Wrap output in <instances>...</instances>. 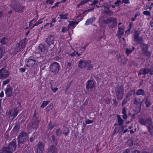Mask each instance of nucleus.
I'll return each mask as SVG.
<instances>
[{"instance_id":"obj_1","label":"nucleus","mask_w":153,"mask_h":153,"mask_svg":"<svg viewBox=\"0 0 153 153\" xmlns=\"http://www.w3.org/2000/svg\"><path fill=\"white\" fill-rule=\"evenodd\" d=\"M41 57L36 58L33 57H29L28 59H25V65L27 67L31 68L33 67L35 64L37 65V63H40L41 61H39V59H41Z\"/></svg>"},{"instance_id":"obj_2","label":"nucleus","mask_w":153,"mask_h":153,"mask_svg":"<svg viewBox=\"0 0 153 153\" xmlns=\"http://www.w3.org/2000/svg\"><path fill=\"white\" fill-rule=\"evenodd\" d=\"M27 134L24 131H22L19 134L18 138V147L21 148L24 146V144L27 140Z\"/></svg>"},{"instance_id":"obj_3","label":"nucleus","mask_w":153,"mask_h":153,"mask_svg":"<svg viewBox=\"0 0 153 153\" xmlns=\"http://www.w3.org/2000/svg\"><path fill=\"white\" fill-rule=\"evenodd\" d=\"M27 41L26 38H24L20 41L19 43H17L14 49V52L16 54L25 48L27 44Z\"/></svg>"},{"instance_id":"obj_4","label":"nucleus","mask_w":153,"mask_h":153,"mask_svg":"<svg viewBox=\"0 0 153 153\" xmlns=\"http://www.w3.org/2000/svg\"><path fill=\"white\" fill-rule=\"evenodd\" d=\"M60 66L59 63L55 62L51 64L49 67L50 71L53 74H57L60 69Z\"/></svg>"},{"instance_id":"obj_5","label":"nucleus","mask_w":153,"mask_h":153,"mask_svg":"<svg viewBox=\"0 0 153 153\" xmlns=\"http://www.w3.org/2000/svg\"><path fill=\"white\" fill-rule=\"evenodd\" d=\"M103 22L105 24H108L110 27L113 28L117 25V21L114 18H109L103 20Z\"/></svg>"},{"instance_id":"obj_6","label":"nucleus","mask_w":153,"mask_h":153,"mask_svg":"<svg viewBox=\"0 0 153 153\" xmlns=\"http://www.w3.org/2000/svg\"><path fill=\"white\" fill-rule=\"evenodd\" d=\"M11 7L16 12L22 13L25 11L26 9L25 6H23L21 3L18 4L16 6L11 5Z\"/></svg>"},{"instance_id":"obj_7","label":"nucleus","mask_w":153,"mask_h":153,"mask_svg":"<svg viewBox=\"0 0 153 153\" xmlns=\"http://www.w3.org/2000/svg\"><path fill=\"white\" fill-rule=\"evenodd\" d=\"M10 72L6 68H3L0 70V79H4L8 77Z\"/></svg>"},{"instance_id":"obj_8","label":"nucleus","mask_w":153,"mask_h":153,"mask_svg":"<svg viewBox=\"0 0 153 153\" xmlns=\"http://www.w3.org/2000/svg\"><path fill=\"white\" fill-rule=\"evenodd\" d=\"M136 29L133 30V33L134 36V39L135 42L138 43H141L143 41V39L141 37H139V36L140 34V32L139 30H136Z\"/></svg>"},{"instance_id":"obj_9","label":"nucleus","mask_w":153,"mask_h":153,"mask_svg":"<svg viewBox=\"0 0 153 153\" xmlns=\"http://www.w3.org/2000/svg\"><path fill=\"white\" fill-rule=\"evenodd\" d=\"M18 113L19 110L16 109H10L8 112L9 118L13 120L16 117Z\"/></svg>"},{"instance_id":"obj_10","label":"nucleus","mask_w":153,"mask_h":153,"mask_svg":"<svg viewBox=\"0 0 153 153\" xmlns=\"http://www.w3.org/2000/svg\"><path fill=\"white\" fill-rule=\"evenodd\" d=\"M91 62L90 60H81L79 62L78 65L79 68L82 69L87 67L88 65L91 64Z\"/></svg>"},{"instance_id":"obj_11","label":"nucleus","mask_w":153,"mask_h":153,"mask_svg":"<svg viewBox=\"0 0 153 153\" xmlns=\"http://www.w3.org/2000/svg\"><path fill=\"white\" fill-rule=\"evenodd\" d=\"M124 89L123 87H120L116 90V94L118 100H122L123 96Z\"/></svg>"},{"instance_id":"obj_12","label":"nucleus","mask_w":153,"mask_h":153,"mask_svg":"<svg viewBox=\"0 0 153 153\" xmlns=\"http://www.w3.org/2000/svg\"><path fill=\"white\" fill-rule=\"evenodd\" d=\"M139 123L142 125L146 126L147 127L152 122V120L151 118H147L144 119L140 118L139 119Z\"/></svg>"},{"instance_id":"obj_13","label":"nucleus","mask_w":153,"mask_h":153,"mask_svg":"<svg viewBox=\"0 0 153 153\" xmlns=\"http://www.w3.org/2000/svg\"><path fill=\"white\" fill-rule=\"evenodd\" d=\"M10 150L13 153L16 147V140L15 139H13L8 144L7 146Z\"/></svg>"},{"instance_id":"obj_14","label":"nucleus","mask_w":153,"mask_h":153,"mask_svg":"<svg viewBox=\"0 0 153 153\" xmlns=\"http://www.w3.org/2000/svg\"><path fill=\"white\" fill-rule=\"evenodd\" d=\"M95 87L94 82L91 80H88L86 82V88L88 91H91Z\"/></svg>"},{"instance_id":"obj_15","label":"nucleus","mask_w":153,"mask_h":153,"mask_svg":"<svg viewBox=\"0 0 153 153\" xmlns=\"http://www.w3.org/2000/svg\"><path fill=\"white\" fill-rule=\"evenodd\" d=\"M45 145L43 142H39L37 144L36 149V153H42L44 151Z\"/></svg>"},{"instance_id":"obj_16","label":"nucleus","mask_w":153,"mask_h":153,"mask_svg":"<svg viewBox=\"0 0 153 153\" xmlns=\"http://www.w3.org/2000/svg\"><path fill=\"white\" fill-rule=\"evenodd\" d=\"M13 88L10 87L9 85H7L5 90V94L6 97L9 98L13 95Z\"/></svg>"},{"instance_id":"obj_17","label":"nucleus","mask_w":153,"mask_h":153,"mask_svg":"<svg viewBox=\"0 0 153 153\" xmlns=\"http://www.w3.org/2000/svg\"><path fill=\"white\" fill-rule=\"evenodd\" d=\"M55 38L54 36L52 35H49L46 39V42L49 46L54 45Z\"/></svg>"},{"instance_id":"obj_18","label":"nucleus","mask_w":153,"mask_h":153,"mask_svg":"<svg viewBox=\"0 0 153 153\" xmlns=\"http://www.w3.org/2000/svg\"><path fill=\"white\" fill-rule=\"evenodd\" d=\"M141 46L142 53L146 56H150L151 54L147 51L148 48L147 45L144 44H142Z\"/></svg>"},{"instance_id":"obj_19","label":"nucleus","mask_w":153,"mask_h":153,"mask_svg":"<svg viewBox=\"0 0 153 153\" xmlns=\"http://www.w3.org/2000/svg\"><path fill=\"white\" fill-rule=\"evenodd\" d=\"M38 49L39 52L46 54L47 51V47L45 44H40L38 47Z\"/></svg>"},{"instance_id":"obj_20","label":"nucleus","mask_w":153,"mask_h":153,"mask_svg":"<svg viewBox=\"0 0 153 153\" xmlns=\"http://www.w3.org/2000/svg\"><path fill=\"white\" fill-rule=\"evenodd\" d=\"M122 24L121 22H119L118 24V30L117 36L118 37H121L123 34L124 32V27H121L120 25Z\"/></svg>"},{"instance_id":"obj_21","label":"nucleus","mask_w":153,"mask_h":153,"mask_svg":"<svg viewBox=\"0 0 153 153\" xmlns=\"http://www.w3.org/2000/svg\"><path fill=\"white\" fill-rule=\"evenodd\" d=\"M124 2V0H116L113 4L111 5V7L113 8H114L116 7L119 8V6Z\"/></svg>"},{"instance_id":"obj_22","label":"nucleus","mask_w":153,"mask_h":153,"mask_svg":"<svg viewBox=\"0 0 153 153\" xmlns=\"http://www.w3.org/2000/svg\"><path fill=\"white\" fill-rule=\"evenodd\" d=\"M149 74V68H142L139 71V74L140 75H146Z\"/></svg>"},{"instance_id":"obj_23","label":"nucleus","mask_w":153,"mask_h":153,"mask_svg":"<svg viewBox=\"0 0 153 153\" xmlns=\"http://www.w3.org/2000/svg\"><path fill=\"white\" fill-rule=\"evenodd\" d=\"M48 151L54 153H57L58 152L56 147L53 145H52L50 146Z\"/></svg>"},{"instance_id":"obj_24","label":"nucleus","mask_w":153,"mask_h":153,"mask_svg":"<svg viewBox=\"0 0 153 153\" xmlns=\"http://www.w3.org/2000/svg\"><path fill=\"white\" fill-rule=\"evenodd\" d=\"M96 18L94 16H93L90 18L86 21L85 24L86 25H88L92 24V23L95 20Z\"/></svg>"},{"instance_id":"obj_25","label":"nucleus","mask_w":153,"mask_h":153,"mask_svg":"<svg viewBox=\"0 0 153 153\" xmlns=\"http://www.w3.org/2000/svg\"><path fill=\"white\" fill-rule=\"evenodd\" d=\"M0 153H12L7 146L3 147L0 150Z\"/></svg>"},{"instance_id":"obj_26","label":"nucleus","mask_w":153,"mask_h":153,"mask_svg":"<svg viewBox=\"0 0 153 153\" xmlns=\"http://www.w3.org/2000/svg\"><path fill=\"white\" fill-rule=\"evenodd\" d=\"M145 101V102L146 107L147 108L149 107L152 104L151 102L150 99H149L148 97H144Z\"/></svg>"},{"instance_id":"obj_27","label":"nucleus","mask_w":153,"mask_h":153,"mask_svg":"<svg viewBox=\"0 0 153 153\" xmlns=\"http://www.w3.org/2000/svg\"><path fill=\"white\" fill-rule=\"evenodd\" d=\"M136 94L137 96L141 95L144 96L145 95V93L143 89H140L137 91Z\"/></svg>"},{"instance_id":"obj_28","label":"nucleus","mask_w":153,"mask_h":153,"mask_svg":"<svg viewBox=\"0 0 153 153\" xmlns=\"http://www.w3.org/2000/svg\"><path fill=\"white\" fill-rule=\"evenodd\" d=\"M68 14L67 13H65L63 14H60L59 15V16L58 17V19H59L61 20L62 19H68Z\"/></svg>"},{"instance_id":"obj_29","label":"nucleus","mask_w":153,"mask_h":153,"mask_svg":"<svg viewBox=\"0 0 153 153\" xmlns=\"http://www.w3.org/2000/svg\"><path fill=\"white\" fill-rule=\"evenodd\" d=\"M152 124V122L147 127L148 128V131L150 132L151 134H153V126Z\"/></svg>"},{"instance_id":"obj_30","label":"nucleus","mask_w":153,"mask_h":153,"mask_svg":"<svg viewBox=\"0 0 153 153\" xmlns=\"http://www.w3.org/2000/svg\"><path fill=\"white\" fill-rule=\"evenodd\" d=\"M99 1L98 0H94L92 1V2L90 4V5L92 7H94V8H95V5L98 8L100 7V6H99L97 5Z\"/></svg>"},{"instance_id":"obj_31","label":"nucleus","mask_w":153,"mask_h":153,"mask_svg":"<svg viewBox=\"0 0 153 153\" xmlns=\"http://www.w3.org/2000/svg\"><path fill=\"white\" fill-rule=\"evenodd\" d=\"M135 93V91L134 90H131L127 94L126 97L128 100H129L130 99V97L133 94H134Z\"/></svg>"},{"instance_id":"obj_32","label":"nucleus","mask_w":153,"mask_h":153,"mask_svg":"<svg viewBox=\"0 0 153 153\" xmlns=\"http://www.w3.org/2000/svg\"><path fill=\"white\" fill-rule=\"evenodd\" d=\"M63 134L65 136H68L70 133L69 129L66 127L63 130Z\"/></svg>"},{"instance_id":"obj_33","label":"nucleus","mask_w":153,"mask_h":153,"mask_svg":"<svg viewBox=\"0 0 153 153\" xmlns=\"http://www.w3.org/2000/svg\"><path fill=\"white\" fill-rule=\"evenodd\" d=\"M117 121L119 123V125L120 126H122L123 124V120L122 119L120 115H117Z\"/></svg>"},{"instance_id":"obj_34","label":"nucleus","mask_w":153,"mask_h":153,"mask_svg":"<svg viewBox=\"0 0 153 153\" xmlns=\"http://www.w3.org/2000/svg\"><path fill=\"white\" fill-rule=\"evenodd\" d=\"M62 134V131L60 128H58L56 130V134L57 136H60Z\"/></svg>"},{"instance_id":"obj_35","label":"nucleus","mask_w":153,"mask_h":153,"mask_svg":"<svg viewBox=\"0 0 153 153\" xmlns=\"http://www.w3.org/2000/svg\"><path fill=\"white\" fill-rule=\"evenodd\" d=\"M56 126V125L53 124H52V122L51 121L48 124V129L50 130H51Z\"/></svg>"},{"instance_id":"obj_36","label":"nucleus","mask_w":153,"mask_h":153,"mask_svg":"<svg viewBox=\"0 0 153 153\" xmlns=\"http://www.w3.org/2000/svg\"><path fill=\"white\" fill-rule=\"evenodd\" d=\"M49 101L48 100L46 101H43V103L41 105L40 107L41 108H44L46 106L49 102Z\"/></svg>"},{"instance_id":"obj_37","label":"nucleus","mask_w":153,"mask_h":153,"mask_svg":"<svg viewBox=\"0 0 153 153\" xmlns=\"http://www.w3.org/2000/svg\"><path fill=\"white\" fill-rule=\"evenodd\" d=\"M132 48V50L128 48H127L126 49V54L128 56L131 53L132 51L134 49V47H133Z\"/></svg>"},{"instance_id":"obj_38","label":"nucleus","mask_w":153,"mask_h":153,"mask_svg":"<svg viewBox=\"0 0 153 153\" xmlns=\"http://www.w3.org/2000/svg\"><path fill=\"white\" fill-rule=\"evenodd\" d=\"M94 7H92V8L91 9H88L87 10H84L83 12V13L87 14L90 12H93L94 11Z\"/></svg>"},{"instance_id":"obj_39","label":"nucleus","mask_w":153,"mask_h":153,"mask_svg":"<svg viewBox=\"0 0 153 153\" xmlns=\"http://www.w3.org/2000/svg\"><path fill=\"white\" fill-rule=\"evenodd\" d=\"M122 105L123 106L122 110V113L123 114V115H122V117L123 119H124V99L123 100Z\"/></svg>"},{"instance_id":"obj_40","label":"nucleus","mask_w":153,"mask_h":153,"mask_svg":"<svg viewBox=\"0 0 153 153\" xmlns=\"http://www.w3.org/2000/svg\"><path fill=\"white\" fill-rule=\"evenodd\" d=\"M76 52H75V51H74V52H72V53L71 54H68V57H69V59H71V57H73L76 56Z\"/></svg>"},{"instance_id":"obj_41","label":"nucleus","mask_w":153,"mask_h":153,"mask_svg":"<svg viewBox=\"0 0 153 153\" xmlns=\"http://www.w3.org/2000/svg\"><path fill=\"white\" fill-rule=\"evenodd\" d=\"M142 103V102L141 101L140 99V98L135 99L134 101V104Z\"/></svg>"},{"instance_id":"obj_42","label":"nucleus","mask_w":153,"mask_h":153,"mask_svg":"<svg viewBox=\"0 0 153 153\" xmlns=\"http://www.w3.org/2000/svg\"><path fill=\"white\" fill-rule=\"evenodd\" d=\"M69 23L68 25L69 28L73 27L74 25H75V22L74 21H69Z\"/></svg>"},{"instance_id":"obj_43","label":"nucleus","mask_w":153,"mask_h":153,"mask_svg":"<svg viewBox=\"0 0 153 153\" xmlns=\"http://www.w3.org/2000/svg\"><path fill=\"white\" fill-rule=\"evenodd\" d=\"M69 30V27H63L62 30V32L63 33H65V32Z\"/></svg>"},{"instance_id":"obj_44","label":"nucleus","mask_w":153,"mask_h":153,"mask_svg":"<svg viewBox=\"0 0 153 153\" xmlns=\"http://www.w3.org/2000/svg\"><path fill=\"white\" fill-rule=\"evenodd\" d=\"M149 74L151 75H153V65L151 66L149 68Z\"/></svg>"},{"instance_id":"obj_45","label":"nucleus","mask_w":153,"mask_h":153,"mask_svg":"<svg viewBox=\"0 0 153 153\" xmlns=\"http://www.w3.org/2000/svg\"><path fill=\"white\" fill-rule=\"evenodd\" d=\"M4 52L2 48L0 47V59H1L3 56Z\"/></svg>"},{"instance_id":"obj_46","label":"nucleus","mask_w":153,"mask_h":153,"mask_svg":"<svg viewBox=\"0 0 153 153\" xmlns=\"http://www.w3.org/2000/svg\"><path fill=\"white\" fill-rule=\"evenodd\" d=\"M126 144H127L129 146H131L133 145V141L131 140H128V141L126 142Z\"/></svg>"},{"instance_id":"obj_47","label":"nucleus","mask_w":153,"mask_h":153,"mask_svg":"<svg viewBox=\"0 0 153 153\" xmlns=\"http://www.w3.org/2000/svg\"><path fill=\"white\" fill-rule=\"evenodd\" d=\"M10 82V79H7L4 81L2 82V85H5L6 84H8Z\"/></svg>"},{"instance_id":"obj_48","label":"nucleus","mask_w":153,"mask_h":153,"mask_svg":"<svg viewBox=\"0 0 153 153\" xmlns=\"http://www.w3.org/2000/svg\"><path fill=\"white\" fill-rule=\"evenodd\" d=\"M88 66L86 68V70H91L93 69L94 68L93 65L92 64L88 65Z\"/></svg>"},{"instance_id":"obj_49","label":"nucleus","mask_w":153,"mask_h":153,"mask_svg":"<svg viewBox=\"0 0 153 153\" xmlns=\"http://www.w3.org/2000/svg\"><path fill=\"white\" fill-rule=\"evenodd\" d=\"M111 100L109 98H107L104 100V102L106 104H109L111 102Z\"/></svg>"},{"instance_id":"obj_50","label":"nucleus","mask_w":153,"mask_h":153,"mask_svg":"<svg viewBox=\"0 0 153 153\" xmlns=\"http://www.w3.org/2000/svg\"><path fill=\"white\" fill-rule=\"evenodd\" d=\"M35 21L34 20V19H33L29 22V27L30 28V29H31V27L33 25V22Z\"/></svg>"},{"instance_id":"obj_51","label":"nucleus","mask_w":153,"mask_h":153,"mask_svg":"<svg viewBox=\"0 0 153 153\" xmlns=\"http://www.w3.org/2000/svg\"><path fill=\"white\" fill-rule=\"evenodd\" d=\"M1 43L2 44H4L6 43V38L5 37H3L1 40Z\"/></svg>"},{"instance_id":"obj_52","label":"nucleus","mask_w":153,"mask_h":153,"mask_svg":"<svg viewBox=\"0 0 153 153\" xmlns=\"http://www.w3.org/2000/svg\"><path fill=\"white\" fill-rule=\"evenodd\" d=\"M35 134V133H33V134L31 136L30 139V142H33L35 139V135H34Z\"/></svg>"},{"instance_id":"obj_53","label":"nucleus","mask_w":153,"mask_h":153,"mask_svg":"<svg viewBox=\"0 0 153 153\" xmlns=\"http://www.w3.org/2000/svg\"><path fill=\"white\" fill-rule=\"evenodd\" d=\"M143 13L146 15L148 16H150L151 15V13L150 12L148 11H145L143 12Z\"/></svg>"},{"instance_id":"obj_54","label":"nucleus","mask_w":153,"mask_h":153,"mask_svg":"<svg viewBox=\"0 0 153 153\" xmlns=\"http://www.w3.org/2000/svg\"><path fill=\"white\" fill-rule=\"evenodd\" d=\"M93 123L92 120H91L89 119L87 120L85 122V124H88L92 123Z\"/></svg>"},{"instance_id":"obj_55","label":"nucleus","mask_w":153,"mask_h":153,"mask_svg":"<svg viewBox=\"0 0 153 153\" xmlns=\"http://www.w3.org/2000/svg\"><path fill=\"white\" fill-rule=\"evenodd\" d=\"M90 1L89 0H83L81 1L80 2L81 4L82 5L87 3L88 1Z\"/></svg>"},{"instance_id":"obj_56","label":"nucleus","mask_w":153,"mask_h":153,"mask_svg":"<svg viewBox=\"0 0 153 153\" xmlns=\"http://www.w3.org/2000/svg\"><path fill=\"white\" fill-rule=\"evenodd\" d=\"M50 21L51 23H55L56 22V18L54 17L52 18L50 20Z\"/></svg>"},{"instance_id":"obj_57","label":"nucleus","mask_w":153,"mask_h":153,"mask_svg":"<svg viewBox=\"0 0 153 153\" xmlns=\"http://www.w3.org/2000/svg\"><path fill=\"white\" fill-rule=\"evenodd\" d=\"M54 1L53 0H47L46 1V3H48L49 4H53Z\"/></svg>"},{"instance_id":"obj_58","label":"nucleus","mask_w":153,"mask_h":153,"mask_svg":"<svg viewBox=\"0 0 153 153\" xmlns=\"http://www.w3.org/2000/svg\"><path fill=\"white\" fill-rule=\"evenodd\" d=\"M53 107V105L51 103V104H49L47 108L49 109V110H50Z\"/></svg>"},{"instance_id":"obj_59","label":"nucleus","mask_w":153,"mask_h":153,"mask_svg":"<svg viewBox=\"0 0 153 153\" xmlns=\"http://www.w3.org/2000/svg\"><path fill=\"white\" fill-rule=\"evenodd\" d=\"M71 82H70L69 83L67 84V86L65 88L66 91H67L68 89L70 87V86L71 85Z\"/></svg>"},{"instance_id":"obj_60","label":"nucleus","mask_w":153,"mask_h":153,"mask_svg":"<svg viewBox=\"0 0 153 153\" xmlns=\"http://www.w3.org/2000/svg\"><path fill=\"white\" fill-rule=\"evenodd\" d=\"M132 25H133V23H132V22H130V23H129V28L128 29V31H126V33L128 31H129V32H130L131 30V27Z\"/></svg>"},{"instance_id":"obj_61","label":"nucleus","mask_w":153,"mask_h":153,"mask_svg":"<svg viewBox=\"0 0 153 153\" xmlns=\"http://www.w3.org/2000/svg\"><path fill=\"white\" fill-rule=\"evenodd\" d=\"M39 25L38 23L36 22V23L34 24H33V25L32 26V27H31V29Z\"/></svg>"},{"instance_id":"obj_62","label":"nucleus","mask_w":153,"mask_h":153,"mask_svg":"<svg viewBox=\"0 0 153 153\" xmlns=\"http://www.w3.org/2000/svg\"><path fill=\"white\" fill-rule=\"evenodd\" d=\"M51 89L54 93H55L58 90V88L57 87H56L54 88H53L52 87H51Z\"/></svg>"},{"instance_id":"obj_63","label":"nucleus","mask_w":153,"mask_h":153,"mask_svg":"<svg viewBox=\"0 0 153 153\" xmlns=\"http://www.w3.org/2000/svg\"><path fill=\"white\" fill-rule=\"evenodd\" d=\"M43 19H44V18H41V19H39L37 22H38V23L39 24V25H40L42 23V22H43L42 20Z\"/></svg>"},{"instance_id":"obj_64","label":"nucleus","mask_w":153,"mask_h":153,"mask_svg":"<svg viewBox=\"0 0 153 153\" xmlns=\"http://www.w3.org/2000/svg\"><path fill=\"white\" fill-rule=\"evenodd\" d=\"M19 70L22 73L24 72L25 71V69L24 68H21L19 69Z\"/></svg>"}]
</instances>
